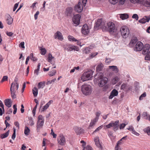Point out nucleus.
Wrapping results in <instances>:
<instances>
[{"mask_svg": "<svg viewBox=\"0 0 150 150\" xmlns=\"http://www.w3.org/2000/svg\"><path fill=\"white\" fill-rule=\"evenodd\" d=\"M56 80V79H54L52 80L49 81L47 82V85L51 84L52 82H54Z\"/></svg>", "mask_w": 150, "mask_h": 150, "instance_id": "nucleus-58", "label": "nucleus"}, {"mask_svg": "<svg viewBox=\"0 0 150 150\" xmlns=\"http://www.w3.org/2000/svg\"><path fill=\"white\" fill-rule=\"evenodd\" d=\"M103 30L108 31L110 34L114 35L115 36L117 34L115 24L112 22H109L105 24Z\"/></svg>", "mask_w": 150, "mask_h": 150, "instance_id": "nucleus-1", "label": "nucleus"}, {"mask_svg": "<svg viewBox=\"0 0 150 150\" xmlns=\"http://www.w3.org/2000/svg\"><path fill=\"white\" fill-rule=\"evenodd\" d=\"M91 86L89 85L85 84L82 85L81 91L83 94L86 95H90L92 91Z\"/></svg>", "mask_w": 150, "mask_h": 150, "instance_id": "nucleus-3", "label": "nucleus"}, {"mask_svg": "<svg viewBox=\"0 0 150 150\" xmlns=\"http://www.w3.org/2000/svg\"><path fill=\"white\" fill-rule=\"evenodd\" d=\"M122 143L120 141H118L117 143L116 146L115 147V150H121L120 145Z\"/></svg>", "mask_w": 150, "mask_h": 150, "instance_id": "nucleus-26", "label": "nucleus"}, {"mask_svg": "<svg viewBox=\"0 0 150 150\" xmlns=\"http://www.w3.org/2000/svg\"><path fill=\"white\" fill-rule=\"evenodd\" d=\"M54 37L55 39L57 38L58 40H62L63 39L62 34L59 31H57L54 34Z\"/></svg>", "mask_w": 150, "mask_h": 150, "instance_id": "nucleus-17", "label": "nucleus"}, {"mask_svg": "<svg viewBox=\"0 0 150 150\" xmlns=\"http://www.w3.org/2000/svg\"><path fill=\"white\" fill-rule=\"evenodd\" d=\"M53 101L52 100H50L45 106H43L41 111H43L47 109L49 107L50 105L53 103Z\"/></svg>", "mask_w": 150, "mask_h": 150, "instance_id": "nucleus-21", "label": "nucleus"}, {"mask_svg": "<svg viewBox=\"0 0 150 150\" xmlns=\"http://www.w3.org/2000/svg\"><path fill=\"white\" fill-rule=\"evenodd\" d=\"M11 101L10 100L8 99H6L5 100L4 103L5 105L8 108L10 107L11 106Z\"/></svg>", "mask_w": 150, "mask_h": 150, "instance_id": "nucleus-27", "label": "nucleus"}, {"mask_svg": "<svg viewBox=\"0 0 150 150\" xmlns=\"http://www.w3.org/2000/svg\"><path fill=\"white\" fill-rule=\"evenodd\" d=\"M83 9V7L81 2H79L75 6V10L78 12H81Z\"/></svg>", "mask_w": 150, "mask_h": 150, "instance_id": "nucleus-14", "label": "nucleus"}, {"mask_svg": "<svg viewBox=\"0 0 150 150\" xmlns=\"http://www.w3.org/2000/svg\"><path fill=\"white\" fill-rule=\"evenodd\" d=\"M105 24L102 21V19L101 18L98 19L96 23V26L97 27L102 28L103 30H104V26Z\"/></svg>", "mask_w": 150, "mask_h": 150, "instance_id": "nucleus-13", "label": "nucleus"}, {"mask_svg": "<svg viewBox=\"0 0 150 150\" xmlns=\"http://www.w3.org/2000/svg\"><path fill=\"white\" fill-rule=\"evenodd\" d=\"M98 119L97 118H95L92 120H91V122L89 126L91 127L94 125L96 122L98 121Z\"/></svg>", "mask_w": 150, "mask_h": 150, "instance_id": "nucleus-32", "label": "nucleus"}, {"mask_svg": "<svg viewBox=\"0 0 150 150\" xmlns=\"http://www.w3.org/2000/svg\"><path fill=\"white\" fill-rule=\"evenodd\" d=\"M146 96V94L145 93H144L143 94H142L141 96H140L139 98V99L140 100H142L143 98L145 97Z\"/></svg>", "mask_w": 150, "mask_h": 150, "instance_id": "nucleus-59", "label": "nucleus"}, {"mask_svg": "<svg viewBox=\"0 0 150 150\" xmlns=\"http://www.w3.org/2000/svg\"><path fill=\"white\" fill-rule=\"evenodd\" d=\"M109 1L111 4H115L117 3L118 0H109Z\"/></svg>", "mask_w": 150, "mask_h": 150, "instance_id": "nucleus-53", "label": "nucleus"}, {"mask_svg": "<svg viewBox=\"0 0 150 150\" xmlns=\"http://www.w3.org/2000/svg\"><path fill=\"white\" fill-rule=\"evenodd\" d=\"M92 71H88L85 72L81 77V79L83 81L90 80L92 77Z\"/></svg>", "mask_w": 150, "mask_h": 150, "instance_id": "nucleus-5", "label": "nucleus"}, {"mask_svg": "<svg viewBox=\"0 0 150 150\" xmlns=\"http://www.w3.org/2000/svg\"><path fill=\"white\" fill-rule=\"evenodd\" d=\"M68 38L69 40L70 41L76 42L77 41L76 39L74 38V37L72 36H68Z\"/></svg>", "mask_w": 150, "mask_h": 150, "instance_id": "nucleus-37", "label": "nucleus"}, {"mask_svg": "<svg viewBox=\"0 0 150 150\" xmlns=\"http://www.w3.org/2000/svg\"><path fill=\"white\" fill-rule=\"evenodd\" d=\"M121 34L124 38H126L129 33V30L128 27L126 26L122 27L120 30Z\"/></svg>", "mask_w": 150, "mask_h": 150, "instance_id": "nucleus-7", "label": "nucleus"}, {"mask_svg": "<svg viewBox=\"0 0 150 150\" xmlns=\"http://www.w3.org/2000/svg\"><path fill=\"white\" fill-rule=\"evenodd\" d=\"M7 23L8 25L11 24L13 21V19L11 17V16L9 15L7 17L6 19Z\"/></svg>", "mask_w": 150, "mask_h": 150, "instance_id": "nucleus-30", "label": "nucleus"}, {"mask_svg": "<svg viewBox=\"0 0 150 150\" xmlns=\"http://www.w3.org/2000/svg\"><path fill=\"white\" fill-rule=\"evenodd\" d=\"M45 81H43L40 82L38 84V89H40V88H43L45 86Z\"/></svg>", "mask_w": 150, "mask_h": 150, "instance_id": "nucleus-28", "label": "nucleus"}, {"mask_svg": "<svg viewBox=\"0 0 150 150\" xmlns=\"http://www.w3.org/2000/svg\"><path fill=\"white\" fill-rule=\"evenodd\" d=\"M30 130L29 128L27 126H25L24 131L25 135L26 136L30 134Z\"/></svg>", "mask_w": 150, "mask_h": 150, "instance_id": "nucleus-29", "label": "nucleus"}, {"mask_svg": "<svg viewBox=\"0 0 150 150\" xmlns=\"http://www.w3.org/2000/svg\"><path fill=\"white\" fill-rule=\"evenodd\" d=\"M141 4L146 7H150V0H142L141 2Z\"/></svg>", "mask_w": 150, "mask_h": 150, "instance_id": "nucleus-20", "label": "nucleus"}, {"mask_svg": "<svg viewBox=\"0 0 150 150\" xmlns=\"http://www.w3.org/2000/svg\"><path fill=\"white\" fill-rule=\"evenodd\" d=\"M120 17L122 20H125L128 18L129 16L127 14H120Z\"/></svg>", "mask_w": 150, "mask_h": 150, "instance_id": "nucleus-33", "label": "nucleus"}, {"mask_svg": "<svg viewBox=\"0 0 150 150\" xmlns=\"http://www.w3.org/2000/svg\"><path fill=\"white\" fill-rule=\"evenodd\" d=\"M30 57L31 59L33 61H36L37 60V59L34 57L33 53H31L30 54Z\"/></svg>", "mask_w": 150, "mask_h": 150, "instance_id": "nucleus-45", "label": "nucleus"}, {"mask_svg": "<svg viewBox=\"0 0 150 150\" xmlns=\"http://www.w3.org/2000/svg\"><path fill=\"white\" fill-rule=\"evenodd\" d=\"M72 8L71 7L67 8L66 9V14L68 16H70L72 14Z\"/></svg>", "mask_w": 150, "mask_h": 150, "instance_id": "nucleus-23", "label": "nucleus"}, {"mask_svg": "<svg viewBox=\"0 0 150 150\" xmlns=\"http://www.w3.org/2000/svg\"><path fill=\"white\" fill-rule=\"evenodd\" d=\"M10 91H11V96L12 98L13 99L15 98L16 97V96L15 94L16 91H14L13 89H12V87L10 88Z\"/></svg>", "mask_w": 150, "mask_h": 150, "instance_id": "nucleus-31", "label": "nucleus"}, {"mask_svg": "<svg viewBox=\"0 0 150 150\" xmlns=\"http://www.w3.org/2000/svg\"><path fill=\"white\" fill-rule=\"evenodd\" d=\"M86 150H93L91 146L89 145H87L86 147Z\"/></svg>", "mask_w": 150, "mask_h": 150, "instance_id": "nucleus-64", "label": "nucleus"}, {"mask_svg": "<svg viewBox=\"0 0 150 150\" xmlns=\"http://www.w3.org/2000/svg\"><path fill=\"white\" fill-rule=\"evenodd\" d=\"M150 20V16H145L144 18H143L139 21V22L140 23L144 24L146 22H149Z\"/></svg>", "mask_w": 150, "mask_h": 150, "instance_id": "nucleus-16", "label": "nucleus"}, {"mask_svg": "<svg viewBox=\"0 0 150 150\" xmlns=\"http://www.w3.org/2000/svg\"><path fill=\"white\" fill-rule=\"evenodd\" d=\"M13 108L14 109L13 113L14 114H15L17 110V108L16 107V105L15 104L13 105Z\"/></svg>", "mask_w": 150, "mask_h": 150, "instance_id": "nucleus-57", "label": "nucleus"}, {"mask_svg": "<svg viewBox=\"0 0 150 150\" xmlns=\"http://www.w3.org/2000/svg\"><path fill=\"white\" fill-rule=\"evenodd\" d=\"M54 58V57L52 56V54H51L49 53L48 54V62H50L51 63H52L51 62H52V59H53Z\"/></svg>", "mask_w": 150, "mask_h": 150, "instance_id": "nucleus-42", "label": "nucleus"}, {"mask_svg": "<svg viewBox=\"0 0 150 150\" xmlns=\"http://www.w3.org/2000/svg\"><path fill=\"white\" fill-rule=\"evenodd\" d=\"M75 132L77 134H79L83 132V129L81 128H77L75 130Z\"/></svg>", "mask_w": 150, "mask_h": 150, "instance_id": "nucleus-39", "label": "nucleus"}, {"mask_svg": "<svg viewBox=\"0 0 150 150\" xmlns=\"http://www.w3.org/2000/svg\"><path fill=\"white\" fill-rule=\"evenodd\" d=\"M119 78L117 77H115L112 80V83L113 84H115L118 81Z\"/></svg>", "mask_w": 150, "mask_h": 150, "instance_id": "nucleus-40", "label": "nucleus"}, {"mask_svg": "<svg viewBox=\"0 0 150 150\" xmlns=\"http://www.w3.org/2000/svg\"><path fill=\"white\" fill-rule=\"evenodd\" d=\"M118 94V91L115 89L113 90L110 93L109 98L110 99H112L114 97L117 96Z\"/></svg>", "mask_w": 150, "mask_h": 150, "instance_id": "nucleus-19", "label": "nucleus"}, {"mask_svg": "<svg viewBox=\"0 0 150 150\" xmlns=\"http://www.w3.org/2000/svg\"><path fill=\"white\" fill-rule=\"evenodd\" d=\"M126 0H119V3L120 4L123 5L125 4V3Z\"/></svg>", "mask_w": 150, "mask_h": 150, "instance_id": "nucleus-62", "label": "nucleus"}, {"mask_svg": "<svg viewBox=\"0 0 150 150\" xmlns=\"http://www.w3.org/2000/svg\"><path fill=\"white\" fill-rule=\"evenodd\" d=\"M51 134L53 136V138H56V137L57 135L54 133L52 129H51Z\"/></svg>", "mask_w": 150, "mask_h": 150, "instance_id": "nucleus-56", "label": "nucleus"}, {"mask_svg": "<svg viewBox=\"0 0 150 150\" xmlns=\"http://www.w3.org/2000/svg\"><path fill=\"white\" fill-rule=\"evenodd\" d=\"M40 63L38 64V66L37 68V69H35L34 70V73L36 75H38V72L40 70Z\"/></svg>", "mask_w": 150, "mask_h": 150, "instance_id": "nucleus-38", "label": "nucleus"}, {"mask_svg": "<svg viewBox=\"0 0 150 150\" xmlns=\"http://www.w3.org/2000/svg\"><path fill=\"white\" fill-rule=\"evenodd\" d=\"M83 52L84 53L86 54H89L90 52V50L89 48H85L83 50Z\"/></svg>", "mask_w": 150, "mask_h": 150, "instance_id": "nucleus-50", "label": "nucleus"}, {"mask_svg": "<svg viewBox=\"0 0 150 150\" xmlns=\"http://www.w3.org/2000/svg\"><path fill=\"white\" fill-rule=\"evenodd\" d=\"M143 45L142 43L140 41L137 42L134 48V50L137 51H141L143 48Z\"/></svg>", "mask_w": 150, "mask_h": 150, "instance_id": "nucleus-11", "label": "nucleus"}, {"mask_svg": "<svg viewBox=\"0 0 150 150\" xmlns=\"http://www.w3.org/2000/svg\"><path fill=\"white\" fill-rule=\"evenodd\" d=\"M150 49V45L149 44L145 45L143 47L142 49V53L143 54H146L149 52Z\"/></svg>", "mask_w": 150, "mask_h": 150, "instance_id": "nucleus-15", "label": "nucleus"}, {"mask_svg": "<svg viewBox=\"0 0 150 150\" xmlns=\"http://www.w3.org/2000/svg\"><path fill=\"white\" fill-rule=\"evenodd\" d=\"M94 141L96 146L99 148L100 149L102 150V147L99 142L98 137H95L94 138Z\"/></svg>", "mask_w": 150, "mask_h": 150, "instance_id": "nucleus-18", "label": "nucleus"}, {"mask_svg": "<svg viewBox=\"0 0 150 150\" xmlns=\"http://www.w3.org/2000/svg\"><path fill=\"white\" fill-rule=\"evenodd\" d=\"M13 133L12 135V136L11 138L13 139L14 140L16 137V129L14 127L13 128Z\"/></svg>", "mask_w": 150, "mask_h": 150, "instance_id": "nucleus-52", "label": "nucleus"}, {"mask_svg": "<svg viewBox=\"0 0 150 150\" xmlns=\"http://www.w3.org/2000/svg\"><path fill=\"white\" fill-rule=\"evenodd\" d=\"M133 18H135L137 21L138 20L139 17L138 15L136 14H134L132 17Z\"/></svg>", "mask_w": 150, "mask_h": 150, "instance_id": "nucleus-55", "label": "nucleus"}, {"mask_svg": "<svg viewBox=\"0 0 150 150\" xmlns=\"http://www.w3.org/2000/svg\"><path fill=\"white\" fill-rule=\"evenodd\" d=\"M64 47L65 50L68 51H71L73 50L78 51L79 50V47L71 44H65L64 45Z\"/></svg>", "mask_w": 150, "mask_h": 150, "instance_id": "nucleus-8", "label": "nucleus"}, {"mask_svg": "<svg viewBox=\"0 0 150 150\" xmlns=\"http://www.w3.org/2000/svg\"><path fill=\"white\" fill-rule=\"evenodd\" d=\"M100 114V112H96L95 114L96 117L95 118H97V119L98 120L99 118V116Z\"/></svg>", "mask_w": 150, "mask_h": 150, "instance_id": "nucleus-61", "label": "nucleus"}, {"mask_svg": "<svg viewBox=\"0 0 150 150\" xmlns=\"http://www.w3.org/2000/svg\"><path fill=\"white\" fill-rule=\"evenodd\" d=\"M98 54V52H95L94 53H93L91 54H90L89 56L88 57V59H90L92 58H93V57H94L95 56L97 55Z\"/></svg>", "mask_w": 150, "mask_h": 150, "instance_id": "nucleus-47", "label": "nucleus"}, {"mask_svg": "<svg viewBox=\"0 0 150 150\" xmlns=\"http://www.w3.org/2000/svg\"><path fill=\"white\" fill-rule=\"evenodd\" d=\"M57 141L58 143L60 145H65L66 142L65 139L62 134L61 133L59 134L57 138Z\"/></svg>", "mask_w": 150, "mask_h": 150, "instance_id": "nucleus-9", "label": "nucleus"}, {"mask_svg": "<svg viewBox=\"0 0 150 150\" xmlns=\"http://www.w3.org/2000/svg\"><path fill=\"white\" fill-rule=\"evenodd\" d=\"M144 131L146 132L148 135H150V127H149L144 129Z\"/></svg>", "mask_w": 150, "mask_h": 150, "instance_id": "nucleus-46", "label": "nucleus"}, {"mask_svg": "<svg viewBox=\"0 0 150 150\" xmlns=\"http://www.w3.org/2000/svg\"><path fill=\"white\" fill-rule=\"evenodd\" d=\"M97 75L98 76V78L100 79L98 83V85L100 87H103L107 83L108 81V78L106 77H103V74L100 73H98Z\"/></svg>", "mask_w": 150, "mask_h": 150, "instance_id": "nucleus-2", "label": "nucleus"}, {"mask_svg": "<svg viewBox=\"0 0 150 150\" xmlns=\"http://www.w3.org/2000/svg\"><path fill=\"white\" fill-rule=\"evenodd\" d=\"M109 67L110 69H112L113 71H115V72L116 73H117L118 72V69L116 66H109Z\"/></svg>", "mask_w": 150, "mask_h": 150, "instance_id": "nucleus-34", "label": "nucleus"}, {"mask_svg": "<svg viewBox=\"0 0 150 150\" xmlns=\"http://www.w3.org/2000/svg\"><path fill=\"white\" fill-rule=\"evenodd\" d=\"M33 93L34 97H36L37 96L38 94V89L35 87L33 89Z\"/></svg>", "mask_w": 150, "mask_h": 150, "instance_id": "nucleus-35", "label": "nucleus"}, {"mask_svg": "<svg viewBox=\"0 0 150 150\" xmlns=\"http://www.w3.org/2000/svg\"><path fill=\"white\" fill-rule=\"evenodd\" d=\"M38 121L37 124V132H40V129L42 127L44 123V120L42 115H39L38 117Z\"/></svg>", "mask_w": 150, "mask_h": 150, "instance_id": "nucleus-4", "label": "nucleus"}, {"mask_svg": "<svg viewBox=\"0 0 150 150\" xmlns=\"http://www.w3.org/2000/svg\"><path fill=\"white\" fill-rule=\"evenodd\" d=\"M137 41L138 40L136 38H132L129 44V45L130 47L134 46L136 44Z\"/></svg>", "mask_w": 150, "mask_h": 150, "instance_id": "nucleus-22", "label": "nucleus"}, {"mask_svg": "<svg viewBox=\"0 0 150 150\" xmlns=\"http://www.w3.org/2000/svg\"><path fill=\"white\" fill-rule=\"evenodd\" d=\"M56 73V71L55 70H53L49 73V75L52 76L54 75Z\"/></svg>", "mask_w": 150, "mask_h": 150, "instance_id": "nucleus-44", "label": "nucleus"}, {"mask_svg": "<svg viewBox=\"0 0 150 150\" xmlns=\"http://www.w3.org/2000/svg\"><path fill=\"white\" fill-rule=\"evenodd\" d=\"M8 76H4L1 81H0V82L2 83L4 81H6L8 80Z\"/></svg>", "mask_w": 150, "mask_h": 150, "instance_id": "nucleus-51", "label": "nucleus"}, {"mask_svg": "<svg viewBox=\"0 0 150 150\" xmlns=\"http://www.w3.org/2000/svg\"><path fill=\"white\" fill-rule=\"evenodd\" d=\"M121 89L123 90L126 91H128L130 89V88L129 87L126 83H123L121 87Z\"/></svg>", "mask_w": 150, "mask_h": 150, "instance_id": "nucleus-24", "label": "nucleus"}, {"mask_svg": "<svg viewBox=\"0 0 150 150\" xmlns=\"http://www.w3.org/2000/svg\"><path fill=\"white\" fill-rule=\"evenodd\" d=\"M29 124L31 126L33 125L34 124L33 120L31 118L29 119Z\"/></svg>", "mask_w": 150, "mask_h": 150, "instance_id": "nucleus-54", "label": "nucleus"}, {"mask_svg": "<svg viewBox=\"0 0 150 150\" xmlns=\"http://www.w3.org/2000/svg\"><path fill=\"white\" fill-rule=\"evenodd\" d=\"M40 49L41 50L40 53L42 55H44L46 53V50L45 48H42L40 47Z\"/></svg>", "mask_w": 150, "mask_h": 150, "instance_id": "nucleus-41", "label": "nucleus"}, {"mask_svg": "<svg viewBox=\"0 0 150 150\" xmlns=\"http://www.w3.org/2000/svg\"><path fill=\"white\" fill-rule=\"evenodd\" d=\"M81 16L79 14H77L74 16L73 18V21L75 26L78 25L80 23Z\"/></svg>", "mask_w": 150, "mask_h": 150, "instance_id": "nucleus-10", "label": "nucleus"}, {"mask_svg": "<svg viewBox=\"0 0 150 150\" xmlns=\"http://www.w3.org/2000/svg\"><path fill=\"white\" fill-rule=\"evenodd\" d=\"M103 127V125L100 126L99 127L97 128L93 132V134H94L96 132L99 131L101 129H102Z\"/></svg>", "mask_w": 150, "mask_h": 150, "instance_id": "nucleus-49", "label": "nucleus"}, {"mask_svg": "<svg viewBox=\"0 0 150 150\" xmlns=\"http://www.w3.org/2000/svg\"><path fill=\"white\" fill-rule=\"evenodd\" d=\"M39 14V12L38 11H37L36 12V13L34 15V18L35 20L37 19L38 18V16Z\"/></svg>", "mask_w": 150, "mask_h": 150, "instance_id": "nucleus-60", "label": "nucleus"}, {"mask_svg": "<svg viewBox=\"0 0 150 150\" xmlns=\"http://www.w3.org/2000/svg\"><path fill=\"white\" fill-rule=\"evenodd\" d=\"M146 54L145 59L146 60H150V52H149Z\"/></svg>", "mask_w": 150, "mask_h": 150, "instance_id": "nucleus-48", "label": "nucleus"}, {"mask_svg": "<svg viewBox=\"0 0 150 150\" xmlns=\"http://www.w3.org/2000/svg\"><path fill=\"white\" fill-rule=\"evenodd\" d=\"M18 84H15L14 83L11 84V87H12V89H13L14 91H16L18 88Z\"/></svg>", "mask_w": 150, "mask_h": 150, "instance_id": "nucleus-25", "label": "nucleus"}, {"mask_svg": "<svg viewBox=\"0 0 150 150\" xmlns=\"http://www.w3.org/2000/svg\"><path fill=\"white\" fill-rule=\"evenodd\" d=\"M89 31V28L87 24L84 25L81 29V32L85 35L88 34Z\"/></svg>", "mask_w": 150, "mask_h": 150, "instance_id": "nucleus-12", "label": "nucleus"}, {"mask_svg": "<svg viewBox=\"0 0 150 150\" xmlns=\"http://www.w3.org/2000/svg\"><path fill=\"white\" fill-rule=\"evenodd\" d=\"M126 124L124 123L121 124L120 126V129H123L125 126Z\"/></svg>", "mask_w": 150, "mask_h": 150, "instance_id": "nucleus-63", "label": "nucleus"}, {"mask_svg": "<svg viewBox=\"0 0 150 150\" xmlns=\"http://www.w3.org/2000/svg\"><path fill=\"white\" fill-rule=\"evenodd\" d=\"M9 130H8L6 133L3 134H1V139H4L7 137L9 134Z\"/></svg>", "mask_w": 150, "mask_h": 150, "instance_id": "nucleus-36", "label": "nucleus"}, {"mask_svg": "<svg viewBox=\"0 0 150 150\" xmlns=\"http://www.w3.org/2000/svg\"><path fill=\"white\" fill-rule=\"evenodd\" d=\"M103 64H100L97 66L96 68L97 71L99 72L102 69Z\"/></svg>", "mask_w": 150, "mask_h": 150, "instance_id": "nucleus-43", "label": "nucleus"}, {"mask_svg": "<svg viewBox=\"0 0 150 150\" xmlns=\"http://www.w3.org/2000/svg\"><path fill=\"white\" fill-rule=\"evenodd\" d=\"M118 120L115 121L114 122L111 121L109 124L104 126V129H105L107 128H110L111 127H113L114 130L115 131L117 130L118 129Z\"/></svg>", "mask_w": 150, "mask_h": 150, "instance_id": "nucleus-6", "label": "nucleus"}]
</instances>
